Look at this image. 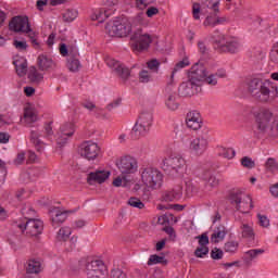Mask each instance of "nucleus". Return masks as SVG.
<instances>
[{"instance_id":"864d4df0","label":"nucleus","mask_w":278,"mask_h":278,"mask_svg":"<svg viewBox=\"0 0 278 278\" xmlns=\"http://www.w3.org/2000/svg\"><path fill=\"white\" fill-rule=\"evenodd\" d=\"M147 66L150 73H157V71H160V61L152 59L147 62Z\"/></svg>"},{"instance_id":"f704fd0d","label":"nucleus","mask_w":278,"mask_h":278,"mask_svg":"<svg viewBox=\"0 0 278 278\" xmlns=\"http://www.w3.org/2000/svg\"><path fill=\"white\" fill-rule=\"evenodd\" d=\"M186 66H190V61L188 60V58L182 59V61H179L178 63H176L174 70L172 71L170 74V84H173V81H175V75H177V73H179V71H181V68H186Z\"/></svg>"},{"instance_id":"680f3d73","label":"nucleus","mask_w":278,"mask_h":278,"mask_svg":"<svg viewBox=\"0 0 278 278\" xmlns=\"http://www.w3.org/2000/svg\"><path fill=\"white\" fill-rule=\"evenodd\" d=\"M219 1L218 0H207L205 2L206 8H208V10H213V12H218V5H219Z\"/></svg>"},{"instance_id":"473e14b6","label":"nucleus","mask_w":278,"mask_h":278,"mask_svg":"<svg viewBox=\"0 0 278 278\" xmlns=\"http://www.w3.org/2000/svg\"><path fill=\"white\" fill-rule=\"evenodd\" d=\"M227 22V18L225 17H217L216 16V13L213 14V15H208L203 25L204 27H216V25H223V23H226Z\"/></svg>"},{"instance_id":"7c9ffc66","label":"nucleus","mask_w":278,"mask_h":278,"mask_svg":"<svg viewBox=\"0 0 278 278\" xmlns=\"http://www.w3.org/2000/svg\"><path fill=\"white\" fill-rule=\"evenodd\" d=\"M227 236V228L225 226L219 225L213 229V233L211 236V242L217 244L218 242H223Z\"/></svg>"},{"instance_id":"0e129e2a","label":"nucleus","mask_w":278,"mask_h":278,"mask_svg":"<svg viewBox=\"0 0 278 278\" xmlns=\"http://www.w3.org/2000/svg\"><path fill=\"white\" fill-rule=\"evenodd\" d=\"M199 240L200 247H207L210 244V237L206 233H202L201 236L197 237Z\"/></svg>"},{"instance_id":"f8f14e48","label":"nucleus","mask_w":278,"mask_h":278,"mask_svg":"<svg viewBox=\"0 0 278 278\" xmlns=\"http://www.w3.org/2000/svg\"><path fill=\"white\" fill-rule=\"evenodd\" d=\"M131 41L136 51H144L149 49L151 42H153V37L142 29L137 28L131 36Z\"/></svg>"},{"instance_id":"6ab92c4d","label":"nucleus","mask_w":278,"mask_h":278,"mask_svg":"<svg viewBox=\"0 0 278 278\" xmlns=\"http://www.w3.org/2000/svg\"><path fill=\"white\" fill-rule=\"evenodd\" d=\"M105 64L106 66H109V68H112V71H114V73H116V75H118V77H121L122 79H127V77H129L130 75L129 68L125 67V65H123L121 62L116 61L112 56H108L105 59Z\"/></svg>"},{"instance_id":"a18cd8bd","label":"nucleus","mask_w":278,"mask_h":278,"mask_svg":"<svg viewBox=\"0 0 278 278\" xmlns=\"http://www.w3.org/2000/svg\"><path fill=\"white\" fill-rule=\"evenodd\" d=\"M7 240L13 249H16L21 242V235L10 232L7 237Z\"/></svg>"},{"instance_id":"3c124183","label":"nucleus","mask_w":278,"mask_h":278,"mask_svg":"<svg viewBox=\"0 0 278 278\" xmlns=\"http://www.w3.org/2000/svg\"><path fill=\"white\" fill-rule=\"evenodd\" d=\"M22 215L24 217V220H29L31 219L30 216H34L36 214V211L34 208H31V206L29 205H25L23 208H22Z\"/></svg>"},{"instance_id":"20e7f679","label":"nucleus","mask_w":278,"mask_h":278,"mask_svg":"<svg viewBox=\"0 0 278 278\" xmlns=\"http://www.w3.org/2000/svg\"><path fill=\"white\" fill-rule=\"evenodd\" d=\"M141 184L148 190H160L164 186V174L155 167H143L139 170Z\"/></svg>"},{"instance_id":"49530a36","label":"nucleus","mask_w":278,"mask_h":278,"mask_svg":"<svg viewBox=\"0 0 278 278\" xmlns=\"http://www.w3.org/2000/svg\"><path fill=\"white\" fill-rule=\"evenodd\" d=\"M155 264H166V258L157 254L150 255L148 266H155Z\"/></svg>"},{"instance_id":"b1692460","label":"nucleus","mask_w":278,"mask_h":278,"mask_svg":"<svg viewBox=\"0 0 278 278\" xmlns=\"http://www.w3.org/2000/svg\"><path fill=\"white\" fill-rule=\"evenodd\" d=\"M201 114L197 111H191L186 116V124L189 129L197 131L201 129Z\"/></svg>"},{"instance_id":"4d7b16f0","label":"nucleus","mask_w":278,"mask_h":278,"mask_svg":"<svg viewBox=\"0 0 278 278\" xmlns=\"http://www.w3.org/2000/svg\"><path fill=\"white\" fill-rule=\"evenodd\" d=\"M43 135L47 140H53V127H51V123L45 125Z\"/></svg>"},{"instance_id":"e2e57ef3","label":"nucleus","mask_w":278,"mask_h":278,"mask_svg":"<svg viewBox=\"0 0 278 278\" xmlns=\"http://www.w3.org/2000/svg\"><path fill=\"white\" fill-rule=\"evenodd\" d=\"M163 220V222H162ZM159 222L164 223H177V217L173 216V214H167L159 218Z\"/></svg>"},{"instance_id":"58836bf2","label":"nucleus","mask_w":278,"mask_h":278,"mask_svg":"<svg viewBox=\"0 0 278 278\" xmlns=\"http://www.w3.org/2000/svg\"><path fill=\"white\" fill-rule=\"evenodd\" d=\"M83 108L89 110V112H93L96 116H103V118H105V115L103 114V109L97 108V105H94V103H92L91 101H85L83 103Z\"/></svg>"},{"instance_id":"aec40b11","label":"nucleus","mask_w":278,"mask_h":278,"mask_svg":"<svg viewBox=\"0 0 278 278\" xmlns=\"http://www.w3.org/2000/svg\"><path fill=\"white\" fill-rule=\"evenodd\" d=\"M184 195V188L181 186H176L174 188L167 189L162 193V201L170 203L173 201H179Z\"/></svg>"},{"instance_id":"c03bdc74","label":"nucleus","mask_w":278,"mask_h":278,"mask_svg":"<svg viewBox=\"0 0 278 278\" xmlns=\"http://www.w3.org/2000/svg\"><path fill=\"white\" fill-rule=\"evenodd\" d=\"M88 278H108V268L87 271Z\"/></svg>"},{"instance_id":"a878e982","label":"nucleus","mask_w":278,"mask_h":278,"mask_svg":"<svg viewBox=\"0 0 278 278\" xmlns=\"http://www.w3.org/2000/svg\"><path fill=\"white\" fill-rule=\"evenodd\" d=\"M40 138H42V132L40 130L30 131V142L34 144L38 153H43L47 143H45V141H41Z\"/></svg>"},{"instance_id":"2eb2a0df","label":"nucleus","mask_w":278,"mask_h":278,"mask_svg":"<svg viewBox=\"0 0 278 278\" xmlns=\"http://www.w3.org/2000/svg\"><path fill=\"white\" fill-rule=\"evenodd\" d=\"M105 9H97L91 15V21H98V23H103L105 18H110L112 14L116 12V5H118V0H105Z\"/></svg>"},{"instance_id":"bf43d9fd","label":"nucleus","mask_w":278,"mask_h":278,"mask_svg":"<svg viewBox=\"0 0 278 278\" xmlns=\"http://www.w3.org/2000/svg\"><path fill=\"white\" fill-rule=\"evenodd\" d=\"M257 218L261 227H264L265 229H267V227H270V219H268L267 216L258 214Z\"/></svg>"},{"instance_id":"7ed1b4c3","label":"nucleus","mask_w":278,"mask_h":278,"mask_svg":"<svg viewBox=\"0 0 278 278\" xmlns=\"http://www.w3.org/2000/svg\"><path fill=\"white\" fill-rule=\"evenodd\" d=\"M9 28L16 34H27L34 49H40L41 43L40 40H38V35L31 30V27H29V18L25 16H15L9 23Z\"/></svg>"},{"instance_id":"a211bd4d","label":"nucleus","mask_w":278,"mask_h":278,"mask_svg":"<svg viewBox=\"0 0 278 278\" xmlns=\"http://www.w3.org/2000/svg\"><path fill=\"white\" fill-rule=\"evenodd\" d=\"M110 175H112V173L108 169H98L88 174L87 182L89 186L105 184L110 179Z\"/></svg>"},{"instance_id":"c756f323","label":"nucleus","mask_w":278,"mask_h":278,"mask_svg":"<svg viewBox=\"0 0 278 278\" xmlns=\"http://www.w3.org/2000/svg\"><path fill=\"white\" fill-rule=\"evenodd\" d=\"M13 64L16 70L18 77H25L27 75V60L23 56H16L13 60Z\"/></svg>"},{"instance_id":"6e6d98bb","label":"nucleus","mask_w":278,"mask_h":278,"mask_svg":"<svg viewBox=\"0 0 278 278\" xmlns=\"http://www.w3.org/2000/svg\"><path fill=\"white\" fill-rule=\"evenodd\" d=\"M128 205H130V207H137L138 210L144 208V203L138 198H130L128 200Z\"/></svg>"},{"instance_id":"4468645a","label":"nucleus","mask_w":278,"mask_h":278,"mask_svg":"<svg viewBox=\"0 0 278 278\" xmlns=\"http://www.w3.org/2000/svg\"><path fill=\"white\" fill-rule=\"evenodd\" d=\"M17 229H20L21 233L26 231L27 236H40L42 233L43 224L40 219H26L24 223L16 224Z\"/></svg>"},{"instance_id":"423d86ee","label":"nucleus","mask_w":278,"mask_h":278,"mask_svg":"<svg viewBox=\"0 0 278 278\" xmlns=\"http://www.w3.org/2000/svg\"><path fill=\"white\" fill-rule=\"evenodd\" d=\"M131 22L127 17L111 21L105 26V33L112 38H125L131 34Z\"/></svg>"},{"instance_id":"338daca9","label":"nucleus","mask_w":278,"mask_h":278,"mask_svg":"<svg viewBox=\"0 0 278 278\" xmlns=\"http://www.w3.org/2000/svg\"><path fill=\"white\" fill-rule=\"evenodd\" d=\"M111 278H127V275L121 269H114L111 271Z\"/></svg>"},{"instance_id":"c9c22d12","label":"nucleus","mask_w":278,"mask_h":278,"mask_svg":"<svg viewBox=\"0 0 278 278\" xmlns=\"http://www.w3.org/2000/svg\"><path fill=\"white\" fill-rule=\"evenodd\" d=\"M105 264L101 260H93L87 263L86 270L90 273L91 270H105Z\"/></svg>"},{"instance_id":"69168bd1","label":"nucleus","mask_w":278,"mask_h":278,"mask_svg":"<svg viewBox=\"0 0 278 278\" xmlns=\"http://www.w3.org/2000/svg\"><path fill=\"white\" fill-rule=\"evenodd\" d=\"M13 45H14L15 49H17V51H25V49H27L26 41L14 40Z\"/></svg>"},{"instance_id":"f3484780","label":"nucleus","mask_w":278,"mask_h":278,"mask_svg":"<svg viewBox=\"0 0 278 278\" xmlns=\"http://www.w3.org/2000/svg\"><path fill=\"white\" fill-rule=\"evenodd\" d=\"M100 152L101 149L99 148V144L92 141H85L79 147V154L81 157H85V160H97Z\"/></svg>"},{"instance_id":"f257e3e1","label":"nucleus","mask_w":278,"mask_h":278,"mask_svg":"<svg viewBox=\"0 0 278 278\" xmlns=\"http://www.w3.org/2000/svg\"><path fill=\"white\" fill-rule=\"evenodd\" d=\"M248 92L261 103H269L278 97L277 84L270 79L254 77L248 80Z\"/></svg>"},{"instance_id":"8fccbe9b","label":"nucleus","mask_w":278,"mask_h":278,"mask_svg":"<svg viewBox=\"0 0 278 278\" xmlns=\"http://www.w3.org/2000/svg\"><path fill=\"white\" fill-rule=\"evenodd\" d=\"M127 184H129V178H127V175L117 176L113 180V186H115V188H121V186L125 187Z\"/></svg>"},{"instance_id":"39448f33","label":"nucleus","mask_w":278,"mask_h":278,"mask_svg":"<svg viewBox=\"0 0 278 278\" xmlns=\"http://www.w3.org/2000/svg\"><path fill=\"white\" fill-rule=\"evenodd\" d=\"M212 42L216 49L224 53H238L242 49V43L236 37H225L220 31L215 30L212 35Z\"/></svg>"},{"instance_id":"6e6552de","label":"nucleus","mask_w":278,"mask_h":278,"mask_svg":"<svg viewBox=\"0 0 278 278\" xmlns=\"http://www.w3.org/2000/svg\"><path fill=\"white\" fill-rule=\"evenodd\" d=\"M230 203L237 212L241 214H249L253 210V200L251 195L238 190L230 194Z\"/></svg>"},{"instance_id":"5701e85b","label":"nucleus","mask_w":278,"mask_h":278,"mask_svg":"<svg viewBox=\"0 0 278 278\" xmlns=\"http://www.w3.org/2000/svg\"><path fill=\"white\" fill-rule=\"evenodd\" d=\"M200 179L205 182L204 186L207 192L214 190V188H218L219 180L216 176L212 175V172L210 170L202 172V174H200Z\"/></svg>"},{"instance_id":"09e8293b","label":"nucleus","mask_w":278,"mask_h":278,"mask_svg":"<svg viewBox=\"0 0 278 278\" xmlns=\"http://www.w3.org/2000/svg\"><path fill=\"white\" fill-rule=\"evenodd\" d=\"M28 78L30 79V81H42V74L38 73L36 67H30L28 72Z\"/></svg>"},{"instance_id":"412c9836","label":"nucleus","mask_w":278,"mask_h":278,"mask_svg":"<svg viewBox=\"0 0 278 278\" xmlns=\"http://www.w3.org/2000/svg\"><path fill=\"white\" fill-rule=\"evenodd\" d=\"M199 90H201V87L188 79L179 86L178 93L180 94V97H194V94H197Z\"/></svg>"},{"instance_id":"1a4fd4ad","label":"nucleus","mask_w":278,"mask_h":278,"mask_svg":"<svg viewBox=\"0 0 278 278\" xmlns=\"http://www.w3.org/2000/svg\"><path fill=\"white\" fill-rule=\"evenodd\" d=\"M151 125H153V113L151 111H142L132 127V134L136 138L147 136L151 131Z\"/></svg>"},{"instance_id":"de8ad7c7","label":"nucleus","mask_w":278,"mask_h":278,"mask_svg":"<svg viewBox=\"0 0 278 278\" xmlns=\"http://www.w3.org/2000/svg\"><path fill=\"white\" fill-rule=\"evenodd\" d=\"M239 245L240 243H238V241H227L224 245V251L226 253H236V251H238Z\"/></svg>"},{"instance_id":"cd10ccee","label":"nucleus","mask_w":278,"mask_h":278,"mask_svg":"<svg viewBox=\"0 0 278 278\" xmlns=\"http://www.w3.org/2000/svg\"><path fill=\"white\" fill-rule=\"evenodd\" d=\"M37 64L40 71H53L55 68V62L47 54H40L37 59Z\"/></svg>"},{"instance_id":"5fc2aeb1","label":"nucleus","mask_w":278,"mask_h":278,"mask_svg":"<svg viewBox=\"0 0 278 278\" xmlns=\"http://www.w3.org/2000/svg\"><path fill=\"white\" fill-rule=\"evenodd\" d=\"M207 253H210V248H207V245H200L194 251L195 257H205Z\"/></svg>"},{"instance_id":"9d476101","label":"nucleus","mask_w":278,"mask_h":278,"mask_svg":"<svg viewBox=\"0 0 278 278\" xmlns=\"http://www.w3.org/2000/svg\"><path fill=\"white\" fill-rule=\"evenodd\" d=\"M255 118V129L258 134H266L270 129L273 122V112L269 109L262 108L253 113Z\"/></svg>"},{"instance_id":"72a5a7b5","label":"nucleus","mask_w":278,"mask_h":278,"mask_svg":"<svg viewBox=\"0 0 278 278\" xmlns=\"http://www.w3.org/2000/svg\"><path fill=\"white\" fill-rule=\"evenodd\" d=\"M42 270V265L40 264V261L30 260L27 263L26 271L29 275H38Z\"/></svg>"},{"instance_id":"393cba45","label":"nucleus","mask_w":278,"mask_h":278,"mask_svg":"<svg viewBox=\"0 0 278 278\" xmlns=\"http://www.w3.org/2000/svg\"><path fill=\"white\" fill-rule=\"evenodd\" d=\"M239 233L243 240H248V242H255L256 235L253 224L241 223Z\"/></svg>"},{"instance_id":"bb28decb","label":"nucleus","mask_w":278,"mask_h":278,"mask_svg":"<svg viewBox=\"0 0 278 278\" xmlns=\"http://www.w3.org/2000/svg\"><path fill=\"white\" fill-rule=\"evenodd\" d=\"M23 121L25 125L31 127L33 123H37L38 121V110L36 108L28 105L24 109V117Z\"/></svg>"},{"instance_id":"37998d69","label":"nucleus","mask_w":278,"mask_h":278,"mask_svg":"<svg viewBox=\"0 0 278 278\" xmlns=\"http://www.w3.org/2000/svg\"><path fill=\"white\" fill-rule=\"evenodd\" d=\"M267 173H278V162L273 157H268L265 162Z\"/></svg>"},{"instance_id":"0eeeda50","label":"nucleus","mask_w":278,"mask_h":278,"mask_svg":"<svg viewBox=\"0 0 278 278\" xmlns=\"http://www.w3.org/2000/svg\"><path fill=\"white\" fill-rule=\"evenodd\" d=\"M163 170L173 176L181 177L186 173V159L181 154H172L163 161Z\"/></svg>"},{"instance_id":"dca6fc26","label":"nucleus","mask_w":278,"mask_h":278,"mask_svg":"<svg viewBox=\"0 0 278 278\" xmlns=\"http://www.w3.org/2000/svg\"><path fill=\"white\" fill-rule=\"evenodd\" d=\"M75 135V124L64 123L60 126L59 132L55 137L58 147H64L71 138Z\"/></svg>"},{"instance_id":"a19ab883","label":"nucleus","mask_w":278,"mask_h":278,"mask_svg":"<svg viewBox=\"0 0 278 278\" xmlns=\"http://www.w3.org/2000/svg\"><path fill=\"white\" fill-rule=\"evenodd\" d=\"M139 81L140 84H149L153 81V74L149 70H141L139 72Z\"/></svg>"},{"instance_id":"4be33fe9","label":"nucleus","mask_w":278,"mask_h":278,"mask_svg":"<svg viewBox=\"0 0 278 278\" xmlns=\"http://www.w3.org/2000/svg\"><path fill=\"white\" fill-rule=\"evenodd\" d=\"M51 223L53 227H58V225H62L66 218H68V211L61 210L60 207H52L49 212Z\"/></svg>"},{"instance_id":"603ef678","label":"nucleus","mask_w":278,"mask_h":278,"mask_svg":"<svg viewBox=\"0 0 278 278\" xmlns=\"http://www.w3.org/2000/svg\"><path fill=\"white\" fill-rule=\"evenodd\" d=\"M59 51H60V54L62 55V58H71V53H75V51H77V49H68L65 43H61L60 47H59Z\"/></svg>"},{"instance_id":"774afa93","label":"nucleus","mask_w":278,"mask_h":278,"mask_svg":"<svg viewBox=\"0 0 278 278\" xmlns=\"http://www.w3.org/2000/svg\"><path fill=\"white\" fill-rule=\"evenodd\" d=\"M211 257H212L213 260H223V251L215 248V249L212 250V252H211Z\"/></svg>"},{"instance_id":"2f4dec72","label":"nucleus","mask_w":278,"mask_h":278,"mask_svg":"<svg viewBox=\"0 0 278 278\" xmlns=\"http://www.w3.org/2000/svg\"><path fill=\"white\" fill-rule=\"evenodd\" d=\"M260 255H264L263 249H252L244 253L243 261L247 266H251V264H253V261L257 260Z\"/></svg>"},{"instance_id":"79ce46f5","label":"nucleus","mask_w":278,"mask_h":278,"mask_svg":"<svg viewBox=\"0 0 278 278\" xmlns=\"http://www.w3.org/2000/svg\"><path fill=\"white\" fill-rule=\"evenodd\" d=\"M77 16H79V13L77 12V10H75V9H67L63 13V21L65 23H73V21H75V18H77Z\"/></svg>"},{"instance_id":"4c0bfd02","label":"nucleus","mask_w":278,"mask_h":278,"mask_svg":"<svg viewBox=\"0 0 278 278\" xmlns=\"http://www.w3.org/2000/svg\"><path fill=\"white\" fill-rule=\"evenodd\" d=\"M217 154L222 157H226V160H233V157H236V150L232 148L218 147Z\"/></svg>"},{"instance_id":"e433bc0d","label":"nucleus","mask_w":278,"mask_h":278,"mask_svg":"<svg viewBox=\"0 0 278 278\" xmlns=\"http://www.w3.org/2000/svg\"><path fill=\"white\" fill-rule=\"evenodd\" d=\"M165 105L167 110H170V112L179 110V102H177V96L175 93L169 94L165 100Z\"/></svg>"},{"instance_id":"ea45409f","label":"nucleus","mask_w":278,"mask_h":278,"mask_svg":"<svg viewBox=\"0 0 278 278\" xmlns=\"http://www.w3.org/2000/svg\"><path fill=\"white\" fill-rule=\"evenodd\" d=\"M73 233V231L71 230V227H62L56 235V240H59L60 242H66V240H68V238H71V235Z\"/></svg>"},{"instance_id":"c85d7f7f","label":"nucleus","mask_w":278,"mask_h":278,"mask_svg":"<svg viewBox=\"0 0 278 278\" xmlns=\"http://www.w3.org/2000/svg\"><path fill=\"white\" fill-rule=\"evenodd\" d=\"M78 55L79 52H77V50H75L74 52H70V56L67 59V68L72 73H77V71L81 68V63L79 62Z\"/></svg>"},{"instance_id":"9b49d317","label":"nucleus","mask_w":278,"mask_h":278,"mask_svg":"<svg viewBox=\"0 0 278 278\" xmlns=\"http://www.w3.org/2000/svg\"><path fill=\"white\" fill-rule=\"evenodd\" d=\"M115 165L122 175L127 176L138 173V160L131 155H125L117 159Z\"/></svg>"},{"instance_id":"f03ea898","label":"nucleus","mask_w":278,"mask_h":278,"mask_svg":"<svg viewBox=\"0 0 278 278\" xmlns=\"http://www.w3.org/2000/svg\"><path fill=\"white\" fill-rule=\"evenodd\" d=\"M226 76L227 73L225 70H219L215 74H210V72H207V67H205L202 62H198L191 67L188 74V79L199 87L203 85V81L208 86H216V84H218V79H223V77Z\"/></svg>"},{"instance_id":"052dcab7","label":"nucleus","mask_w":278,"mask_h":278,"mask_svg":"<svg viewBox=\"0 0 278 278\" xmlns=\"http://www.w3.org/2000/svg\"><path fill=\"white\" fill-rule=\"evenodd\" d=\"M241 165L244 166V168H255V162L248 156L241 159Z\"/></svg>"},{"instance_id":"ddd939ff","label":"nucleus","mask_w":278,"mask_h":278,"mask_svg":"<svg viewBox=\"0 0 278 278\" xmlns=\"http://www.w3.org/2000/svg\"><path fill=\"white\" fill-rule=\"evenodd\" d=\"M210 147V138L207 135H200L193 138L189 143V153L195 157H201Z\"/></svg>"},{"instance_id":"13d9d810","label":"nucleus","mask_w":278,"mask_h":278,"mask_svg":"<svg viewBox=\"0 0 278 278\" xmlns=\"http://www.w3.org/2000/svg\"><path fill=\"white\" fill-rule=\"evenodd\" d=\"M269 59L271 62H274V64H278V42L274 45L269 54Z\"/></svg>"}]
</instances>
